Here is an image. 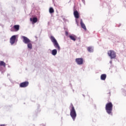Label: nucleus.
<instances>
[{
    "mask_svg": "<svg viewBox=\"0 0 126 126\" xmlns=\"http://www.w3.org/2000/svg\"><path fill=\"white\" fill-rule=\"evenodd\" d=\"M70 108H71L70 116L71 117L73 121H75L77 116L76 111H75V109L74 108V106H73V104H72V103L70 104Z\"/></svg>",
    "mask_w": 126,
    "mask_h": 126,
    "instance_id": "nucleus-1",
    "label": "nucleus"
},
{
    "mask_svg": "<svg viewBox=\"0 0 126 126\" xmlns=\"http://www.w3.org/2000/svg\"><path fill=\"white\" fill-rule=\"evenodd\" d=\"M105 110L108 115H112L113 111V103L112 102H108L105 105Z\"/></svg>",
    "mask_w": 126,
    "mask_h": 126,
    "instance_id": "nucleus-2",
    "label": "nucleus"
},
{
    "mask_svg": "<svg viewBox=\"0 0 126 126\" xmlns=\"http://www.w3.org/2000/svg\"><path fill=\"white\" fill-rule=\"evenodd\" d=\"M50 40L52 42V43L54 44V47L56 48V49H58L59 51L61 50V48L60 47V45H59V43H58V41H57V39L54 37V36L51 35L50 36Z\"/></svg>",
    "mask_w": 126,
    "mask_h": 126,
    "instance_id": "nucleus-3",
    "label": "nucleus"
},
{
    "mask_svg": "<svg viewBox=\"0 0 126 126\" xmlns=\"http://www.w3.org/2000/svg\"><path fill=\"white\" fill-rule=\"evenodd\" d=\"M107 54L111 59L116 58V52H115V51L113 50H109V51H108Z\"/></svg>",
    "mask_w": 126,
    "mask_h": 126,
    "instance_id": "nucleus-4",
    "label": "nucleus"
},
{
    "mask_svg": "<svg viewBox=\"0 0 126 126\" xmlns=\"http://www.w3.org/2000/svg\"><path fill=\"white\" fill-rule=\"evenodd\" d=\"M28 85H29V82L28 81H26L20 83V87H21V88H25V87H27Z\"/></svg>",
    "mask_w": 126,
    "mask_h": 126,
    "instance_id": "nucleus-5",
    "label": "nucleus"
},
{
    "mask_svg": "<svg viewBox=\"0 0 126 126\" xmlns=\"http://www.w3.org/2000/svg\"><path fill=\"white\" fill-rule=\"evenodd\" d=\"M75 61L77 64H83V59L82 58H77L76 59Z\"/></svg>",
    "mask_w": 126,
    "mask_h": 126,
    "instance_id": "nucleus-6",
    "label": "nucleus"
},
{
    "mask_svg": "<svg viewBox=\"0 0 126 126\" xmlns=\"http://www.w3.org/2000/svg\"><path fill=\"white\" fill-rule=\"evenodd\" d=\"M15 40H16V36L13 35L10 39V43L11 45H13L15 43Z\"/></svg>",
    "mask_w": 126,
    "mask_h": 126,
    "instance_id": "nucleus-7",
    "label": "nucleus"
},
{
    "mask_svg": "<svg viewBox=\"0 0 126 126\" xmlns=\"http://www.w3.org/2000/svg\"><path fill=\"white\" fill-rule=\"evenodd\" d=\"M22 38L23 39V41L24 42V43H25V44H28V43H30V42H31L30 39H29V38H28L26 36H22Z\"/></svg>",
    "mask_w": 126,
    "mask_h": 126,
    "instance_id": "nucleus-8",
    "label": "nucleus"
},
{
    "mask_svg": "<svg viewBox=\"0 0 126 126\" xmlns=\"http://www.w3.org/2000/svg\"><path fill=\"white\" fill-rule=\"evenodd\" d=\"M80 24L82 28H83V30H84L85 31L87 30V29H86V26H85V24L83 23V21H82V19H81Z\"/></svg>",
    "mask_w": 126,
    "mask_h": 126,
    "instance_id": "nucleus-9",
    "label": "nucleus"
},
{
    "mask_svg": "<svg viewBox=\"0 0 126 126\" xmlns=\"http://www.w3.org/2000/svg\"><path fill=\"white\" fill-rule=\"evenodd\" d=\"M73 14L75 18H77V19L79 18V13H78V11H77V10L74 11Z\"/></svg>",
    "mask_w": 126,
    "mask_h": 126,
    "instance_id": "nucleus-10",
    "label": "nucleus"
},
{
    "mask_svg": "<svg viewBox=\"0 0 126 126\" xmlns=\"http://www.w3.org/2000/svg\"><path fill=\"white\" fill-rule=\"evenodd\" d=\"M107 78V75L106 74H103L101 75L100 79L101 80H105Z\"/></svg>",
    "mask_w": 126,
    "mask_h": 126,
    "instance_id": "nucleus-11",
    "label": "nucleus"
},
{
    "mask_svg": "<svg viewBox=\"0 0 126 126\" xmlns=\"http://www.w3.org/2000/svg\"><path fill=\"white\" fill-rule=\"evenodd\" d=\"M30 21L32 22V23H36L37 21H38V19L36 17L32 18H30Z\"/></svg>",
    "mask_w": 126,
    "mask_h": 126,
    "instance_id": "nucleus-12",
    "label": "nucleus"
},
{
    "mask_svg": "<svg viewBox=\"0 0 126 126\" xmlns=\"http://www.w3.org/2000/svg\"><path fill=\"white\" fill-rule=\"evenodd\" d=\"M70 39L71 40H72V41H76V36L75 35H69V36Z\"/></svg>",
    "mask_w": 126,
    "mask_h": 126,
    "instance_id": "nucleus-13",
    "label": "nucleus"
},
{
    "mask_svg": "<svg viewBox=\"0 0 126 126\" xmlns=\"http://www.w3.org/2000/svg\"><path fill=\"white\" fill-rule=\"evenodd\" d=\"M5 65H6V64L4 62L0 61V66H3V67H5Z\"/></svg>",
    "mask_w": 126,
    "mask_h": 126,
    "instance_id": "nucleus-14",
    "label": "nucleus"
},
{
    "mask_svg": "<svg viewBox=\"0 0 126 126\" xmlns=\"http://www.w3.org/2000/svg\"><path fill=\"white\" fill-rule=\"evenodd\" d=\"M57 53H58L57 49H54L52 51V54L53 56H56V55H57Z\"/></svg>",
    "mask_w": 126,
    "mask_h": 126,
    "instance_id": "nucleus-15",
    "label": "nucleus"
},
{
    "mask_svg": "<svg viewBox=\"0 0 126 126\" xmlns=\"http://www.w3.org/2000/svg\"><path fill=\"white\" fill-rule=\"evenodd\" d=\"M14 28L15 29V30H16V31H18V30H19V25H16L14 26Z\"/></svg>",
    "mask_w": 126,
    "mask_h": 126,
    "instance_id": "nucleus-16",
    "label": "nucleus"
},
{
    "mask_svg": "<svg viewBox=\"0 0 126 126\" xmlns=\"http://www.w3.org/2000/svg\"><path fill=\"white\" fill-rule=\"evenodd\" d=\"M87 50L90 53H92V52H93V49H92V47H89L87 48Z\"/></svg>",
    "mask_w": 126,
    "mask_h": 126,
    "instance_id": "nucleus-17",
    "label": "nucleus"
},
{
    "mask_svg": "<svg viewBox=\"0 0 126 126\" xmlns=\"http://www.w3.org/2000/svg\"><path fill=\"white\" fill-rule=\"evenodd\" d=\"M49 12L50 13H54V12H55V10H54V8H53V7H50L49 8Z\"/></svg>",
    "mask_w": 126,
    "mask_h": 126,
    "instance_id": "nucleus-18",
    "label": "nucleus"
},
{
    "mask_svg": "<svg viewBox=\"0 0 126 126\" xmlns=\"http://www.w3.org/2000/svg\"><path fill=\"white\" fill-rule=\"evenodd\" d=\"M28 44V47L29 48V49H32V43H31V42H29Z\"/></svg>",
    "mask_w": 126,
    "mask_h": 126,
    "instance_id": "nucleus-19",
    "label": "nucleus"
},
{
    "mask_svg": "<svg viewBox=\"0 0 126 126\" xmlns=\"http://www.w3.org/2000/svg\"><path fill=\"white\" fill-rule=\"evenodd\" d=\"M107 96L108 97H110V96H111V92L107 93Z\"/></svg>",
    "mask_w": 126,
    "mask_h": 126,
    "instance_id": "nucleus-20",
    "label": "nucleus"
},
{
    "mask_svg": "<svg viewBox=\"0 0 126 126\" xmlns=\"http://www.w3.org/2000/svg\"><path fill=\"white\" fill-rule=\"evenodd\" d=\"M0 126H5V125H0Z\"/></svg>",
    "mask_w": 126,
    "mask_h": 126,
    "instance_id": "nucleus-21",
    "label": "nucleus"
},
{
    "mask_svg": "<svg viewBox=\"0 0 126 126\" xmlns=\"http://www.w3.org/2000/svg\"><path fill=\"white\" fill-rule=\"evenodd\" d=\"M66 35H67V32H66Z\"/></svg>",
    "mask_w": 126,
    "mask_h": 126,
    "instance_id": "nucleus-22",
    "label": "nucleus"
}]
</instances>
